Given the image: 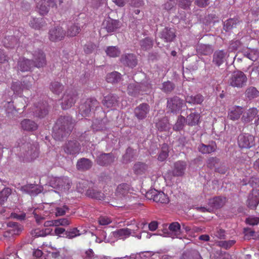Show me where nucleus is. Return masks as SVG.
<instances>
[{"label": "nucleus", "instance_id": "45", "mask_svg": "<svg viewBox=\"0 0 259 259\" xmlns=\"http://www.w3.org/2000/svg\"><path fill=\"white\" fill-rule=\"evenodd\" d=\"M113 234L115 237L126 238L132 234V230L128 228H122L114 232Z\"/></svg>", "mask_w": 259, "mask_h": 259}, {"label": "nucleus", "instance_id": "35", "mask_svg": "<svg viewBox=\"0 0 259 259\" xmlns=\"http://www.w3.org/2000/svg\"><path fill=\"white\" fill-rule=\"evenodd\" d=\"M200 114L197 112H191L186 118V124L189 126L197 125L199 122Z\"/></svg>", "mask_w": 259, "mask_h": 259}, {"label": "nucleus", "instance_id": "25", "mask_svg": "<svg viewBox=\"0 0 259 259\" xmlns=\"http://www.w3.org/2000/svg\"><path fill=\"white\" fill-rule=\"evenodd\" d=\"M18 102L19 103L22 104L21 106L18 105V108L16 110V108L13 105V103L8 102V106L6 109V112L8 116L11 117V115L14 114V111H20L22 109L23 111L26 107V105H25V101L24 98H20L18 100Z\"/></svg>", "mask_w": 259, "mask_h": 259}, {"label": "nucleus", "instance_id": "14", "mask_svg": "<svg viewBox=\"0 0 259 259\" xmlns=\"http://www.w3.org/2000/svg\"><path fill=\"white\" fill-rule=\"evenodd\" d=\"M228 56L227 50H217L213 53L212 62L217 67H220L226 61Z\"/></svg>", "mask_w": 259, "mask_h": 259}, {"label": "nucleus", "instance_id": "6", "mask_svg": "<svg viewBox=\"0 0 259 259\" xmlns=\"http://www.w3.org/2000/svg\"><path fill=\"white\" fill-rule=\"evenodd\" d=\"M147 199L153 200L157 203L167 204L169 200L167 195L162 191H158L155 189H151L146 193Z\"/></svg>", "mask_w": 259, "mask_h": 259}, {"label": "nucleus", "instance_id": "52", "mask_svg": "<svg viewBox=\"0 0 259 259\" xmlns=\"http://www.w3.org/2000/svg\"><path fill=\"white\" fill-rule=\"evenodd\" d=\"M175 88V85L171 81H167L162 83L161 90L164 93L168 94L171 93Z\"/></svg>", "mask_w": 259, "mask_h": 259}, {"label": "nucleus", "instance_id": "24", "mask_svg": "<svg viewBox=\"0 0 259 259\" xmlns=\"http://www.w3.org/2000/svg\"><path fill=\"white\" fill-rule=\"evenodd\" d=\"M259 203V192L253 190L250 193L247 199V205L251 209L256 208Z\"/></svg>", "mask_w": 259, "mask_h": 259}, {"label": "nucleus", "instance_id": "46", "mask_svg": "<svg viewBox=\"0 0 259 259\" xmlns=\"http://www.w3.org/2000/svg\"><path fill=\"white\" fill-rule=\"evenodd\" d=\"M50 88L53 93L59 95L63 91L64 86L58 81H54L51 83Z\"/></svg>", "mask_w": 259, "mask_h": 259}, {"label": "nucleus", "instance_id": "4", "mask_svg": "<svg viewBox=\"0 0 259 259\" xmlns=\"http://www.w3.org/2000/svg\"><path fill=\"white\" fill-rule=\"evenodd\" d=\"M168 111L174 114L178 113L185 105V100L177 96L167 98Z\"/></svg>", "mask_w": 259, "mask_h": 259}, {"label": "nucleus", "instance_id": "2", "mask_svg": "<svg viewBox=\"0 0 259 259\" xmlns=\"http://www.w3.org/2000/svg\"><path fill=\"white\" fill-rule=\"evenodd\" d=\"M247 81L246 75L241 71H234L228 80V84L233 88H244Z\"/></svg>", "mask_w": 259, "mask_h": 259}, {"label": "nucleus", "instance_id": "36", "mask_svg": "<svg viewBox=\"0 0 259 259\" xmlns=\"http://www.w3.org/2000/svg\"><path fill=\"white\" fill-rule=\"evenodd\" d=\"M204 101V97L200 94L194 96L188 95L185 98V102L191 104H201Z\"/></svg>", "mask_w": 259, "mask_h": 259}, {"label": "nucleus", "instance_id": "56", "mask_svg": "<svg viewBox=\"0 0 259 259\" xmlns=\"http://www.w3.org/2000/svg\"><path fill=\"white\" fill-rule=\"evenodd\" d=\"M156 125L158 131L161 132L166 131L169 128L168 123L164 119L159 120Z\"/></svg>", "mask_w": 259, "mask_h": 259}, {"label": "nucleus", "instance_id": "19", "mask_svg": "<svg viewBox=\"0 0 259 259\" xmlns=\"http://www.w3.org/2000/svg\"><path fill=\"white\" fill-rule=\"evenodd\" d=\"M175 30L171 27H166L160 33V37L166 42H171L176 37Z\"/></svg>", "mask_w": 259, "mask_h": 259}, {"label": "nucleus", "instance_id": "50", "mask_svg": "<svg viewBox=\"0 0 259 259\" xmlns=\"http://www.w3.org/2000/svg\"><path fill=\"white\" fill-rule=\"evenodd\" d=\"M168 155V147L167 145L163 144L158 154L157 159L160 161H164Z\"/></svg>", "mask_w": 259, "mask_h": 259}, {"label": "nucleus", "instance_id": "21", "mask_svg": "<svg viewBox=\"0 0 259 259\" xmlns=\"http://www.w3.org/2000/svg\"><path fill=\"white\" fill-rule=\"evenodd\" d=\"M118 99L116 95L110 94L104 97L102 104L107 108L114 107L118 105Z\"/></svg>", "mask_w": 259, "mask_h": 259}, {"label": "nucleus", "instance_id": "1", "mask_svg": "<svg viewBox=\"0 0 259 259\" xmlns=\"http://www.w3.org/2000/svg\"><path fill=\"white\" fill-rule=\"evenodd\" d=\"M74 123L69 116H60L53 127V136L56 140L61 141L71 133Z\"/></svg>", "mask_w": 259, "mask_h": 259}, {"label": "nucleus", "instance_id": "43", "mask_svg": "<svg viewBox=\"0 0 259 259\" xmlns=\"http://www.w3.org/2000/svg\"><path fill=\"white\" fill-rule=\"evenodd\" d=\"M80 30V27L78 24H71L68 27L67 35L70 37H73L78 34Z\"/></svg>", "mask_w": 259, "mask_h": 259}, {"label": "nucleus", "instance_id": "55", "mask_svg": "<svg viewBox=\"0 0 259 259\" xmlns=\"http://www.w3.org/2000/svg\"><path fill=\"white\" fill-rule=\"evenodd\" d=\"M11 89L14 91L15 94H21L23 91L22 86V82L18 80L13 82L11 85Z\"/></svg>", "mask_w": 259, "mask_h": 259}, {"label": "nucleus", "instance_id": "47", "mask_svg": "<svg viewBox=\"0 0 259 259\" xmlns=\"http://www.w3.org/2000/svg\"><path fill=\"white\" fill-rule=\"evenodd\" d=\"M140 45L142 50L146 51L152 47L153 42L151 38L147 37L140 40Z\"/></svg>", "mask_w": 259, "mask_h": 259}, {"label": "nucleus", "instance_id": "29", "mask_svg": "<svg viewBox=\"0 0 259 259\" xmlns=\"http://www.w3.org/2000/svg\"><path fill=\"white\" fill-rule=\"evenodd\" d=\"M93 165L91 160L85 158H81L78 160L76 168L80 171H85L90 169Z\"/></svg>", "mask_w": 259, "mask_h": 259}, {"label": "nucleus", "instance_id": "60", "mask_svg": "<svg viewBox=\"0 0 259 259\" xmlns=\"http://www.w3.org/2000/svg\"><path fill=\"white\" fill-rule=\"evenodd\" d=\"M97 46L93 42H88L84 46V51L86 54H90L93 52Z\"/></svg>", "mask_w": 259, "mask_h": 259}, {"label": "nucleus", "instance_id": "58", "mask_svg": "<svg viewBox=\"0 0 259 259\" xmlns=\"http://www.w3.org/2000/svg\"><path fill=\"white\" fill-rule=\"evenodd\" d=\"M22 82L23 90H29L31 89L32 84L34 83L33 79L29 77L28 78L24 79Z\"/></svg>", "mask_w": 259, "mask_h": 259}, {"label": "nucleus", "instance_id": "39", "mask_svg": "<svg viewBox=\"0 0 259 259\" xmlns=\"http://www.w3.org/2000/svg\"><path fill=\"white\" fill-rule=\"evenodd\" d=\"M168 229L169 231L177 238H181L180 235L181 234V228L180 224L177 222H172L169 225Z\"/></svg>", "mask_w": 259, "mask_h": 259}, {"label": "nucleus", "instance_id": "54", "mask_svg": "<svg viewBox=\"0 0 259 259\" xmlns=\"http://www.w3.org/2000/svg\"><path fill=\"white\" fill-rule=\"evenodd\" d=\"M220 160L217 157H210L207 160V166L209 168H215L217 169V166L219 165Z\"/></svg>", "mask_w": 259, "mask_h": 259}, {"label": "nucleus", "instance_id": "48", "mask_svg": "<svg viewBox=\"0 0 259 259\" xmlns=\"http://www.w3.org/2000/svg\"><path fill=\"white\" fill-rule=\"evenodd\" d=\"M11 192V189L9 188H5L0 191V205L4 204L7 201Z\"/></svg>", "mask_w": 259, "mask_h": 259}, {"label": "nucleus", "instance_id": "38", "mask_svg": "<svg viewBox=\"0 0 259 259\" xmlns=\"http://www.w3.org/2000/svg\"><path fill=\"white\" fill-rule=\"evenodd\" d=\"M135 155V150L130 147H128L125 151V153L122 156V162L123 163H128L131 162L134 158Z\"/></svg>", "mask_w": 259, "mask_h": 259}, {"label": "nucleus", "instance_id": "20", "mask_svg": "<svg viewBox=\"0 0 259 259\" xmlns=\"http://www.w3.org/2000/svg\"><path fill=\"white\" fill-rule=\"evenodd\" d=\"M34 67L31 60L20 58L17 63V68L22 72L31 71Z\"/></svg>", "mask_w": 259, "mask_h": 259}, {"label": "nucleus", "instance_id": "33", "mask_svg": "<svg viewBox=\"0 0 259 259\" xmlns=\"http://www.w3.org/2000/svg\"><path fill=\"white\" fill-rule=\"evenodd\" d=\"M36 4V7L38 12L41 15H46L49 11V4L45 0H34Z\"/></svg>", "mask_w": 259, "mask_h": 259}, {"label": "nucleus", "instance_id": "59", "mask_svg": "<svg viewBox=\"0 0 259 259\" xmlns=\"http://www.w3.org/2000/svg\"><path fill=\"white\" fill-rule=\"evenodd\" d=\"M65 235L67 238L71 239L80 235L79 233V230L76 228H74L70 231H66L65 232Z\"/></svg>", "mask_w": 259, "mask_h": 259}, {"label": "nucleus", "instance_id": "9", "mask_svg": "<svg viewBox=\"0 0 259 259\" xmlns=\"http://www.w3.org/2000/svg\"><path fill=\"white\" fill-rule=\"evenodd\" d=\"M32 112L34 116L39 118H44L49 112L48 103L42 102L35 104L32 108Z\"/></svg>", "mask_w": 259, "mask_h": 259}, {"label": "nucleus", "instance_id": "44", "mask_svg": "<svg viewBox=\"0 0 259 259\" xmlns=\"http://www.w3.org/2000/svg\"><path fill=\"white\" fill-rule=\"evenodd\" d=\"M121 78L120 73L114 71L107 75L106 80L110 83H117L121 80Z\"/></svg>", "mask_w": 259, "mask_h": 259}, {"label": "nucleus", "instance_id": "61", "mask_svg": "<svg viewBox=\"0 0 259 259\" xmlns=\"http://www.w3.org/2000/svg\"><path fill=\"white\" fill-rule=\"evenodd\" d=\"M7 226L14 229L10 230V232L13 231V234H18L21 231L20 228L19 227L18 223L17 222H9L7 223Z\"/></svg>", "mask_w": 259, "mask_h": 259}, {"label": "nucleus", "instance_id": "11", "mask_svg": "<svg viewBox=\"0 0 259 259\" xmlns=\"http://www.w3.org/2000/svg\"><path fill=\"white\" fill-rule=\"evenodd\" d=\"M238 144L241 148H250L254 145V137L248 134H241L238 137Z\"/></svg>", "mask_w": 259, "mask_h": 259}, {"label": "nucleus", "instance_id": "64", "mask_svg": "<svg viewBox=\"0 0 259 259\" xmlns=\"http://www.w3.org/2000/svg\"><path fill=\"white\" fill-rule=\"evenodd\" d=\"M177 4V0H169L164 4V9L169 11L174 8Z\"/></svg>", "mask_w": 259, "mask_h": 259}, {"label": "nucleus", "instance_id": "28", "mask_svg": "<svg viewBox=\"0 0 259 259\" xmlns=\"http://www.w3.org/2000/svg\"><path fill=\"white\" fill-rule=\"evenodd\" d=\"M130 187L127 183H122L118 185L115 190V196L120 199H121L128 193Z\"/></svg>", "mask_w": 259, "mask_h": 259}, {"label": "nucleus", "instance_id": "41", "mask_svg": "<svg viewBox=\"0 0 259 259\" xmlns=\"http://www.w3.org/2000/svg\"><path fill=\"white\" fill-rule=\"evenodd\" d=\"M244 94L246 98L249 100H251L259 96V91L255 87H250L246 89Z\"/></svg>", "mask_w": 259, "mask_h": 259}, {"label": "nucleus", "instance_id": "8", "mask_svg": "<svg viewBox=\"0 0 259 259\" xmlns=\"http://www.w3.org/2000/svg\"><path fill=\"white\" fill-rule=\"evenodd\" d=\"M115 161V156L112 152L106 153H101L96 158L97 163L102 166H107L111 165Z\"/></svg>", "mask_w": 259, "mask_h": 259}, {"label": "nucleus", "instance_id": "22", "mask_svg": "<svg viewBox=\"0 0 259 259\" xmlns=\"http://www.w3.org/2000/svg\"><path fill=\"white\" fill-rule=\"evenodd\" d=\"M187 167V163L184 161H178L174 163L172 175L175 177L182 176Z\"/></svg>", "mask_w": 259, "mask_h": 259}, {"label": "nucleus", "instance_id": "5", "mask_svg": "<svg viewBox=\"0 0 259 259\" xmlns=\"http://www.w3.org/2000/svg\"><path fill=\"white\" fill-rule=\"evenodd\" d=\"M24 158L28 161L34 160L38 156V148L37 145L25 143L21 146Z\"/></svg>", "mask_w": 259, "mask_h": 259}, {"label": "nucleus", "instance_id": "3", "mask_svg": "<svg viewBox=\"0 0 259 259\" xmlns=\"http://www.w3.org/2000/svg\"><path fill=\"white\" fill-rule=\"evenodd\" d=\"M99 106V102L95 98H89L82 102L79 106V113L82 116H88Z\"/></svg>", "mask_w": 259, "mask_h": 259}, {"label": "nucleus", "instance_id": "62", "mask_svg": "<svg viewBox=\"0 0 259 259\" xmlns=\"http://www.w3.org/2000/svg\"><path fill=\"white\" fill-rule=\"evenodd\" d=\"M235 240H229V241H221L218 242L219 246L223 247L226 249L230 248L235 243Z\"/></svg>", "mask_w": 259, "mask_h": 259}, {"label": "nucleus", "instance_id": "30", "mask_svg": "<svg viewBox=\"0 0 259 259\" xmlns=\"http://www.w3.org/2000/svg\"><path fill=\"white\" fill-rule=\"evenodd\" d=\"M258 114L256 108H250L243 115L241 120L243 122L249 123L252 121Z\"/></svg>", "mask_w": 259, "mask_h": 259}, {"label": "nucleus", "instance_id": "13", "mask_svg": "<svg viewBox=\"0 0 259 259\" xmlns=\"http://www.w3.org/2000/svg\"><path fill=\"white\" fill-rule=\"evenodd\" d=\"M150 110V107L147 103H143L134 109V115L138 120L145 119Z\"/></svg>", "mask_w": 259, "mask_h": 259}, {"label": "nucleus", "instance_id": "23", "mask_svg": "<svg viewBox=\"0 0 259 259\" xmlns=\"http://www.w3.org/2000/svg\"><path fill=\"white\" fill-rule=\"evenodd\" d=\"M226 202V198L222 196H217L209 199L208 205L212 210L223 207Z\"/></svg>", "mask_w": 259, "mask_h": 259}, {"label": "nucleus", "instance_id": "49", "mask_svg": "<svg viewBox=\"0 0 259 259\" xmlns=\"http://www.w3.org/2000/svg\"><path fill=\"white\" fill-rule=\"evenodd\" d=\"M185 123H186V118L182 115H179L176 123L174 125V130L176 131L182 130L184 126Z\"/></svg>", "mask_w": 259, "mask_h": 259}, {"label": "nucleus", "instance_id": "27", "mask_svg": "<svg viewBox=\"0 0 259 259\" xmlns=\"http://www.w3.org/2000/svg\"><path fill=\"white\" fill-rule=\"evenodd\" d=\"M217 148V145L214 141H210L208 144H201L198 147L199 152L202 154H209L214 152Z\"/></svg>", "mask_w": 259, "mask_h": 259}, {"label": "nucleus", "instance_id": "15", "mask_svg": "<svg viewBox=\"0 0 259 259\" xmlns=\"http://www.w3.org/2000/svg\"><path fill=\"white\" fill-rule=\"evenodd\" d=\"M242 23V20L238 17L228 19L224 22L223 30L226 32H231L234 29L237 28Z\"/></svg>", "mask_w": 259, "mask_h": 259}, {"label": "nucleus", "instance_id": "32", "mask_svg": "<svg viewBox=\"0 0 259 259\" xmlns=\"http://www.w3.org/2000/svg\"><path fill=\"white\" fill-rule=\"evenodd\" d=\"M85 194L89 197L100 200H104L105 198V195L103 193L93 188H89L87 190Z\"/></svg>", "mask_w": 259, "mask_h": 259}, {"label": "nucleus", "instance_id": "16", "mask_svg": "<svg viewBox=\"0 0 259 259\" xmlns=\"http://www.w3.org/2000/svg\"><path fill=\"white\" fill-rule=\"evenodd\" d=\"M65 35V31L60 26L54 27L49 31V38L52 41L60 40Z\"/></svg>", "mask_w": 259, "mask_h": 259}, {"label": "nucleus", "instance_id": "18", "mask_svg": "<svg viewBox=\"0 0 259 259\" xmlns=\"http://www.w3.org/2000/svg\"><path fill=\"white\" fill-rule=\"evenodd\" d=\"M120 62L124 65L131 68L135 67L138 63V60L134 54H127L121 56Z\"/></svg>", "mask_w": 259, "mask_h": 259}, {"label": "nucleus", "instance_id": "12", "mask_svg": "<svg viewBox=\"0 0 259 259\" xmlns=\"http://www.w3.org/2000/svg\"><path fill=\"white\" fill-rule=\"evenodd\" d=\"M33 62L34 67L41 68L45 67L47 64L46 55L40 50L35 51L33 53Z\"/></svg>", "mask_w": 259, "mask_h": 259}, {"label": "nucleus", "instance_id": "17", "mask_svg": "<svg viewBox=\"0 0 259 259\" xmlns=\"http://www.w3.org/2000/svg\"><path fill=\"white\" fill-rule=\"evenodd\" d=\"M103 25L108 32H113L121 27V23L119 20L109 18L104 22Z\"/></svg>", "mask_w": 259, "mask_h": 259}, {"label": "nucleus", "instance_id": "10", "mask_svg": "<svg viewBox=\"0 0 259 259\" xmlns=\"http://www.w3.org/2000/svg\"><path fill=\"white\" fill-rule=\"evenodd\" d=\"M80 149L79 143L74 140L67 141L63 146L64 151L68 155H76L79 153Z\"/></svg>", "mask_w": 259, "mask_h": 259}, {"label": "nucleus", "instance_id": "53", "mask_svg": "<svg viewBox=\"0 0 259 259\" xmlns=\"http://www.w3.org/2000/svg\"><path fill=\"white\" fill-rule=\"evenodd\" d=\"M43 19L38 18H31L29 22L30 26L34 29H40L43 26Z\"/></svg>", "mask_w": 259, "mask_h": 259}, {"label": "nucleus", "instance_id": "42", "mask_svg": "<svg viewBox=\"0 0 259 259\" xmlns=\"http://www.w3.org/2000/svg\"><path fill=\"white\" fill-rule=\"evenodd\" d=\"M127 94L132 96L136 97L138 96L140 93V88L138 82L130 83L128 84L127 89Z\"/></svg>", "mask_w": 259, "mask_h": 259}, {"label": "nucleus", "instance_id": "7", "mask_svg": "<svg viewBox=\"0 0 259 259\" xmlns=\"http://www.w3.org/2000/svg\"><path fill=\"white\" fill-rule=\"evenodd\" d=\"M77 99L75 92L73 91H67L64 94L61 103L62 108L66 110L74 104Z\"/></svg>", "mask_w": 259, "mask_h": 259}, {"label": "nucleus", "instance_id": "57", "mask_svg": "<svg viewBox=\"0 0 259 259\" xmlns=\"http://www.w3.org/2000/svg\"><path fill=\"white\" fill-rule=\"evenodd\" d=\"M140 92H150L152 89V84L148 81H144L139 83Z\"/></svg>", "mask_w": 259, "mask_h": 259}, {"label": "nucleus", "instance_id": "40", "mask_svg": "<svg viewBox=\"0 0 259 259\" xmlns=\"http://www.w3.org/2000/svg\"><path fill=\"white\" fill-rule=\"evenodd\" d=\"M148 165L141 162H136L133 166V170L136 175H142L148 169Z\"/></svg>", "mask_w": 259, "mask_h": 259}, {"label": "nucleus", "instance_id": "34", "mask_svg": "<svg viewBox=\"0 0 259 259\" xmlns=\"http://www.w3.org/2000/svg\"><path fill=\"white\" fill-rule=\"evenodd\" d=\"M22 128L26 131H34L37 128V124L29 119H24L21 122Z\"/></svg>", "mask_w": 259, "mask_h": 259}, {"label": "nucleus", "instance_id": "37", "mask_svg": "<svg viewBox=\"0 0 259 259\" xmlns=\"http://www.w3.org/2000/svg\"><path fill=\"white\" fill-rule=\"evenodd\" d=\"M181 259H202V258L197 250L191 249L185 251Z\"/></svg>", "mask_w": 259, "mask_h": 259}, {"label": "nucleus", "instance_id": "63", "mask_svg": "<svg viewBox=\"0 0 259 259\" xmlns=\"http://www.w3.org/2000/svg\"><path fill=\"white\" fill-rule=\"evenodd\" d=\"M193 1L194 0H179V6L184 9H189Z\"/></svg>", "mask_w": 259, "mask_h": 259}, {"label": "nucleus", "instance_id": "51", "mask_svg": "<svg viewBox=\"0 0 259 259\" xmlns=\"http://www.w3.org/2000/svg\"><path fill=\"white\" fill-rule=\"evenodd\" d=\"M106 53L110 57H116L120 54V51L116 47L110 46L106 49Z\"/></svg>", "mask_w": 259, "mask_h": 259}, {"label": "nucleus", "instance_id": "26", "mask_svg": "<svg viewBox=\"0 0 259 259\" xmlns=\"http://www.w3.org/2000/svg\"><path fill=\"white\" fill-rule=\"evenodd\" d=\"M213 47L211 45L200 44L196 47V52L198 55L208 56L213 52Z\"/></svg>", "mask_w": 259, "mask_h": 259}, {"label": "nucleus", "instance_id": "31", "mask_svg": "<svg viewBox=\"0 0 259 259\" xmlns=\"http://www.w3.org/2000/svg\"><path fill=\"white\" fill-rule=\"evenodd\" d=\"M243 108L240 106H235L232 107L228 113V118L233 121L238 120L241 115L243 113Z\"/></svg>", "mask_w": 259, "mask_h": 259}]
</instances>
